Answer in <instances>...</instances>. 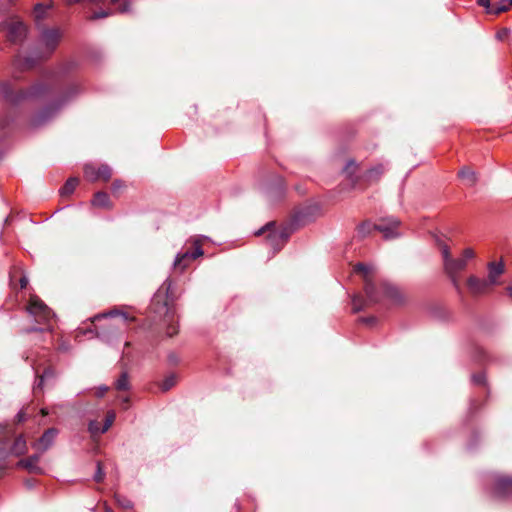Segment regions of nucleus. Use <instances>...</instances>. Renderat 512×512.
Returning a JSON list of instances; mask_svg holds the SVG:
<instances>
[{
	"mask_svg": "<svg viewBox=\"0 0 512 512\" xmlns=\"http://www.w3.org/2000/svg\"><path fill=\"white\" fill-rule=\"evenodd\" d=\"M0 126H1V128H4L5 123H4V122H2V121H0Z\"/></svg>",
	"mask_w": 512,
	"mask_h": 512,
	"instance_id": "57",
	"label": "nucleus"
},
{
	"mask_svg": "<svg viewBox=\"0 0 512 512\" xmlns=\"http://www.w3.org/2000/svg\"><path fill=\"white\" fill-rule=\"evenodd\" d=\"M54 377H55V372L53 369H51V368L45 369V371L39 377L38 381L36 382V384L33 387L34 392L37 393V391H41L43 388L44 381L46 379H50V378H54Z\"/></svg>",
	"mask_w": 512,
	"mask_h": 512,
	"instance_id": "25",
	"label": "nucleus"
},
{
	"mask_svg": "<svg viewBox=\"0 0 512 512\" xmlns=\"http://www.w3.org/2000/svg\"><path fill=\"white\" fill-rule=\"evenodd\" d=\"M458 175L459 178L463 181V183L467 186H473L476 182L475 173L469 168H463Z\"/></svg>",
	"mask_w": 512,
	"mask_h": 512,
	"instance_id": "23",
	"label": "nucleus"
},
{
	"mask_svg": "<svg viewBox=\"0 0 512 512\" xmlns=\"http://www.w3.org/2000/svg\"><path fill=\"white\" fill-rule=\"evenodd\" d=\"M36 63V60L32 59L31 57H27L24 59L23 65L27 68L32 67Z\"/></svg>",
	"mask_w": 512,
	"mask_h": 512,
	"instance_id": "47",
	"label": "nucleus"
},
{
	"mask_svg": "<svg viewBox=\"0 0 512 512\" xmlns=\"http://www.w3.org/2000/svg\"><path fill=\"white\" fill-rule=\"evenodd\" d=\"M58 430L56 428L47 429L39 440L34 444V447L40 451V453L48 450L54 443Z\"/></svg>",
	"mask_w": 512,
	"mask_h": 512,
	"instance_id": "14",
	"label": "nucleus"
},
{
	"mask_svg": "<svg viewBox=\"0 0 512 512\" xmlns=\"http://www.w3.org/2000/svg\"><path fill=\"white\" fill-rule=\"evenodd\" d=\"M78 185V179L77 178H69L64 186L60 189V194L62 196H69L71 195L76 186Z\"/></svg>",
	"mask_w": 512,
	"mask_h": 512,
	"instance_id": "27",
	"label": "nucleus"
},
{
	"mask_svg": "<svg viewBox=\"0 0 512 512\" xmlns=\"http://www.w3.org/2000/svg\"><path fill=\"white\" fill-rule=\"evenodd\" d=\"M41 412H42L43 415L47 414V411L45 409H42Z\"/></svg>",
	"mask_w": 512,
	"mask_h": 512,
	"instance_id": "58",
	"label": "nucleus"
},
{
	"mask_svg": "<svg viewBox=\"0 0 512 512\" xmlns=\"http://www.w3.org/2000/svg\"><path fill=\"white\" fill-rule=\"evenodd\" d=\"M77 92L78 89L76 87L70 88L69 91L60 100L48 104L40 112H38L32 118L31 125L38 127L49 122L73 98V96L77 94Z\"/></svg>",
	"mask_w": 512,
	"mask_h": 512,
	"instance_id": "4",
	"label": "nucleus"
},
{
	"mask_svg": "<svg viewBox=\"0 0 512 512\" xmlns=\"http://www.w3.org/2000/svg\"><path fill=\"white\" fill-rule=\"evenodd\" d=\"M467 289L473 296L486 294L493 286L487 279H481L471 275L467 279Z\"/></svg>",
	"mask_w": 512,
	"mask_h": 512,
	"instance_id": "10",
	"label": "nucleus"
},
{
	"mask_svg": "<svg viewBox=\"0 0 512 512\" xmlns=\"http://www.w3.org/2000/svg\"><path fill=\"white\" fill-rule=\"evenodd\" d=\"M105 512H113L112 509L109 506H105Z\"/></svg>",
	"mask_w": 512,
	"mask_h": 512,
	"instance_id": "54",
	"label": "nucleus"
},
{
	"mask_svg": "<svg viewBox=\"0 0 512 512\" xmlns=\"http://www.w3.org/2000/svg\"><path fill=\"white\" fill-rule=\"evenodd\" d=\"M24 484H25V486H26L28 489H32V488H34V487H35V485H36V480H34V479H27V480H25Z\"/></svg>",
	"mask_w": 512,
	"mask_h": 512,
	"instance_id": "48",
	"label": "nucleus"
},
{
	"mask_svg": "<svg viewBox=\"0 0 512 512\" xmlns=\"http://www.w3.org/2000/svg\"><path fill=\"white\" fill-rule=\"evenodd\" d=\"M203 255V249L200 245L196 243V248L194 252H183L178 253L174 259L173 267L179 268L181 271H183L190 263V261L195 260L196 258Z\"/></svg>",
	"mask_w": 512,
	"mask_h": 512,
	"instance_id": "11",
	"label": "nucleus"
},
{
	"mask_svg": "<svg viewBox=\"0 0 512 512\" xmlns=\"http://www.w3.org/2000/svg\"><path fill=\"white\" fill-rule=\"evenodd\" d=\"M365 293L370 303H377L381 300L375 285L368 280L365 283Z\"/></svg>",
	"mask_w": 512,
	"mask_h": 512,
	"instance_id": "21",
	"label": "nucleus"
},
{
	"mask_svg": "<svg viewBox=\"0 0 512 512\" xmlns=\"http://www.w3.org/2000/svg\"><path fill=\"white\" fill-rule=\"evenodd\" d=\"M433 238L435 240L436 245L441 249L442 257H443V267L446 271L448 269V246L445 243V236L438 235L436 233L433 234Z\"/></svg>",
	"mask_w": 512,
	"mask_h": 512,
	"instance_id": "19",
	"label": "nucleus"
},
{
	"mask_svg": "<svg viewBox=\"0 0 512 512\" xmlns=\"http://www.w3.org/2000/svg\"><path fill=\"white\" fill-rule=\"evenodd\" d=\"M359 321L366 325H373L374 323H376L377 319L373 316H370V317H362L359 319Z\"/></svg>",
	"mask_w": 512,
	"mask_h": 512,
	"instance_id": "42",
	"label": "nucleus"
},
{
	"mask_svg": "<svg viewBox=\"0 0 512 512\" xmlns=\"http://www.w3.org/2000/svg\"><path fill=\"white\" fill-rule=\"evenodd\" d=\"M101 428H102V426L100 425V423L98 421L93 420V421L89 422L88 429L91 434L95 435V434L105 433V431H102Z\"/></svg>",
	"mask_w": 512,
	"mask_h": 512,
	"instance_id": "36",
	"label": "nucleus"
},
{
	"mask_svg": "<svg viewBox=\"0 0 512 512\" xmlns=\"http://www.w3.org/2000/svg\"><path fill=\"white\" fill-rule=\"evenodd\" d=\"M117 11H118L119 13H128V12H130V11H131V4H130V2H127V1H126V2H124L123 4H121V5L118 7Z\"/></svg>",
	"mask_w": 512,
	"mask_h": 512,
	"instance_id": "40",
	"label": "nucleus"
},
{
	"mask_svg": "<svg viewBox=\"0 0 512 512\" xmlns=\"http://www.w3.org/2000/svg\"><path fill=\"white\" fill-rule=\"evenodd\" d=\"M473 257H474V251L471 248H466L463 251V254L460 258H457V259L450 258V274L452 272L463 270L466 267L468 260L472 259ZM450 283H452L456 289H459V285H458L457 281L454 278H452L451 276H450Z\"/></svg>",
	"mask_w": 512,
	"mask_h": 512,
	"instance_id": "9",
	"label": "nucleus"
},
{
	"mask_svg": "<svg viewBox=\"0 0 512 512\" xmlns=\"http://www.w3.org/2000/svg\"><path fill=\"white\" fill-rule=\"evenodd\" d=\"M478 3L485 7L487 9V12L489 13V10L492 8V4L490 0H478Z\"/></svg>",
	"mask_w": 512,
	"mask_h": 512,
	"instance_id": "46",
	"label": "nucleus"
},
{
	"mask_svg": "<svg viewBox=\"0 0 512 512\" xmlns=\"http://www.w3.org/2000/svg\"><path fill=\"white\" fill-rule=\"evenodd\" d=\"M471 379L474 385L486 386L487 384L486 375L484 372L473 374L471 376Z\"/></svg>",
	"mask_w": 512,
	"mask_h": 512,
	"instance_id": "34",
	"label": "nucleus"
},
{
	"mask_svg": "<svg viewBox=\"0 0 512 512\" xmlns=\"http://www.w3.org/2000/svg\"><path fill=\"white\" fill-rule=\"evenodd\" d=\"M509 33H510V30L508 28H503L502 30H500L497 33V38L499 40H503V39H505L508 36Z\"/></svg>",
	"mask_w": 512,
	"mask_h": 512,
	"instance_id": "44",
	"label": "nucleus"
},
{
	"mask_svg": "<svg viewBox=\"0 0 512 512\" xmlns=\"http://www.w3.org/2000/svg\"><path fill=\"white\" fill-rule=\"evenodd\" d=\"M61 33L58 29H45L41 33V43L48 54H51L57 47Z\"/></svg>",
	"mask_w": 512,
	"mask_h": 512,
	"instance_id": "12",
	"label": "nucleus"
},
{
	"mask_svg": "<svg viewBox=\"0 0 512 512\" xmlns=\"http://www.w3.org/2000/svg\"><path fill=\"white\" fill-rule=\"evenodd\" d=\"M506 291H507L508 295L512 298V285L508 286L506 288Z\"/></svg>",
	"mask_w": 512,
	"mask_h": 512,
	"instance_id": "52",
	"label": "nucleus"
},
{
	"mask_svg": "<svg viewBox=\"0 0 512 512\" xmlns=\"http://www.w3.org/2000/svg\"><path fill=\"white\" fill-rule=\"evenodd\" d=\"M358 165L354 160H349L345 167L343 168V172L345 173L346 177L351 180L353 184L357 182L355 176V173L357 171Z\"/></svg>",
	"mask_w": 512,
	"mask_h": 512,
	"instance_id": "24",
	"label": "nucleus"
},
{
	"mask_svg": "<svg viewBox=\"0 0 512 512\" xmlns=\"http://www.w3.org/2000/svg\"><path fill=\"white\" fill-rule=\"evenodd\" d=\"M399 225L400 221L397 218L389 216L382 218L381 222L373 227L374 230L381 232L385 239L389 240L399 236V233L397 232Z\"/></svg>",
	"mask_w": 512,
	"mask_h": 512,
	"instance_id": "7",
	"label": "nucleus"
},
{
	"mask_svg": "<svg viewBox=\"0 0 512 512\" xmlns=\"http://www.w3.org/2000/svg\"><path fill=\"white\" fill-rule=\"evenodd\" d=\"M115 500L117 502V504L123 508V509H131L133 507V503L131 502V500H129L127 497L125 496H122V495H119V494H116L115 495Z\"/></svg>",
	"mask_w": 512,
	"mask_h": 512,
	"instance_id": "32",
	"label": "nucleus"
},
{
	"mask_svg": "<svg viewBox=\"0 0 512 512\" xmlns=\"http://www.w3.org/2000/svg\"><path fill=\"white\" fill-rule=\"evenodd\" d=\"M176 384V376L175 375H169L167 376L162 383L160 384V389L163 392H166L170 390L174 385Z\"/></svg>",
	"mask_w": 512,
	"mask_h": 512,
	"instance_id": "31",
	"label": "nucleus"
},
{
	"mask_svg": "<svg viewBox=\"0 0 512 512\" xmlns=\"http://www.w3.org/2000/svg\"><path fill=\"white\" fill-rule=\"evenodd\" d=\"M480 353H481V359H485V358H486V353H485V351L480 350Z\"/></svg>",
	"mask_w": 512,
	"mask_h": 512,
	"instance_id": "53",
	"label": "nucleus"
},
{
	"mask_svg": "<svg viewBox=\"0 0 512 512\" xmlns=\"http://www.w3.org/2000/svg\"><path fill=\"white\" fill-rule=\"evenodd\" d=\"M27 310L29 315L34 319V321L38 324L43 325V327L27 328L25 329L26 333L36 331H51L50 321L54 317V313L40 298L36 296L31 297Z\"/></svg>",
	"mask_w": 512,
	"mask_h": 512,
	"instance_id": "2",
	"label": "nucleus"
},
{
	"mask_svg": "<svg viewBox=\"0 0 512 512\" xmlns=\"http://www.w3.org/2000/svg\"><path fill=\"white\" fill-rule=\"evenodd\" d=\"M107 390L108 388L106 386L100 387L97 392L98 397H103Z\"/></svg>",
	"mask_w": 512,
	"mask_h": 512,
	"instance_id": "49",
	"label": "nucleus"
},
{
	"mask_svg": "<svg viewBox=\"0 0 512 512\" xmlns=\"http://www.w3.org/2000/svg\"><path fill=\"white\" fill-rule=\"evenodd\" d=\"M112 187H113L114 190L120 188L121 187V182L118 181V180L114 181L113 184H112Z\"/></svg>",
	"mask_w": 512,
	"mask_h": 512,
	"instance_id": "51",
	"label": "nucleus"
},
{
	"mask_svg": "<svg viewBox=\"0 0 512 512\" xmlns=\"http://www.w3.org/2000/svg\"><path fill=\"white\" fill-rule=\"evenodd\" d=\"M92 204L97 207L101 208H108L110 206V199L109 195L105 192H97L94 195V198L92 200Z\"/></svg>",
	"mask_w": 512,
	"mask_h": 512,
	"instance_id": "22",
	"label": "nucleus"
},
{
	"mask_svg": "<svg viewBox=\"0 0 512 512\" xmlns=\"http://www.w3.org/2000/svg\"><path fill=\"white\" fill-rule=\"evenodd\" d=\"M511 5L512 0H500L499 2L492 4V8L489 10V13L500 14L507 11Z\"/></svg>",
	"mask_w": 512,
	"mask_h": 512,
	"instance_id": "26",
	"label": "nucleus"
},
{
	"mask_svg": "<svg viewBox=\"0 0 512 512\" xmlns=\"http://www.w3.org/2000/svg\"><path fill=\"white\" fill-rule=\"evenodd\" d=\"M40 454H33L26 459L18 461L17 466L27 469L30 473L43 474L44 470L38 466Z\"/></svg>",
	"mask_w": 512,
	"mask_h": 512,
	"instance_id": "15",
	"label": "nucleus"
},
{
	"mask_svg": "<svg viewBox=\"0 0 512 512\" xmlns=\"http://www.w3.org/2000/svg\"><path fill=\"white\" fill-rule=\"evenodd\" d=\"M111 13L109 11H105V10H100V11H97L95 12L93 15H92V19H101V18H105L107 16H109Z\"/></svg>",
	"mask_w": 512,
	"mask_h": 512,
	"instance_id": "41",
	"label": "nucleus"
},
{
	"mask_svg": "<svg viewBox=\"0 0 512 512\" xmlns=\"http://www.w3.org/2000/svg\"><path fill=\"white\" fill-rule=\"evenodd\" d=\"M493 496L498 499H505L512 495V477L496 475L492 490Z\"/></svg>",
	"mask_w": 512,
	"mask_h": 512,
	"instance_id": "6",
	"label": "nucleus"
},
{
	"mask_svg": "<svg viewBox=\"0 0 512 512\" xmlns=\"http://www.w3.org/2000/svg\"><path fill=\"white\" fill-rule=\"evenodd\" d=\"M373 226H376V224H372L369 221L363 222L358 226V234L362 238L368 236L374 230Z\"/></svg>",
	"mask_w": 512,
	"mask_h": 512,
	"instance_id": "29",
	"label": "nucleus"
},
{
	"mask_svg": "<svg viewBox=\"0 0 512 512\" xmlns=\"http://www.w3.org/2000/svg\"><path fill=\"white\" fill-rule=\"evenodd\" d=\"M85 176L92 181L103 179L109 180L112 175V170L108 165H101L98 169H95L91 165H86L84 168Z\"/></svg>",
	"mask_w": 512,
	"mask_h": 512,
	"instance_id": "13",
	"label": "nucleus"
},
{
	"mask_svg": "<svg viewBox=\"0 0 512 512\" xmlns=\"http://www.w3.org/2000/svg\"><path fill=\"white\" fill-rule=\"evenodd\" d=\"M171 285V280L167 278L160 287V289L157 291V293L154 295L152 300L153 306H156L160 304L162 298H165L163 303L158 308L155 307V311L157 313L164 312V324L166 325V334L169 337L174 336L178 332L174 320V311L170 309L167 304V298L169 297Z\"/></svg>",
	"mask_w": 512,
	"mask_h": 512,
	"instance_id": "1",
	"label": "nucleus"
},
{
	"mask_svg": "<svg viewBox=\"0 0 512 512\" xmlns=\"http://www.w3.org/2000/svg\"><path fill=\"white\" fill-rule=\"evenodd\" d=\"M381 290L384 297L395 302L401 301V293L397 287L385 282L382 284Z\"/></svg>",
	"mask_w": 512,
	"mask_h": 512,
	"instance_id": "17",
	"label": "nucleus"
},
{
	"mask_svg": "<svg viewBox=\"0 0 512 512\" xmlns=\"http://www.w3.org/2000/svg\"><path fill=\"white\" fill-rule=\"evenodd\" d=\"M352 305L353 312L358 313L364 309V307L366 306V301L361 296L354 295L352 298Z\"/></svg>",
	"mask_w": 512,
	"mask_h": 512,
	"instance_id": "30",
	"label": "nucleus"
},
{
	"mask_svg": "<svg viewBox=\"0 0 512 512\" xmlns=\"http://www.w3.org/2000/svg\"><path fill=\"white\" fill-rule=\"evenodd\" d=\"M384 171H385L384 165L378 164V165L370 168L369 170H367L363 177H364L365 181H367L368 183L376 182L383 175Z\"/></svg>",
	"mask_w": 512,
	"mask_h": 512,
	"instance_id": "18",
	"label": "nucleus"
},
{
	"mask_svg": "<svg viewBox=\"0 0 512 512\" xmlns=\"http://www.w3.org/2000/svg\"><path fill=\"white\" fill-rule=\"evenodd\" d=\"M117 315H121L123 317V322L126 323V321L128 320V315L124 312H120L118 310H111L107 313H103V314H100V315H97L95 316V319H99V318H105V317H114V316H117Z\"/></svg>",
	"mask_w": 512,
	"mask_h": 512,
	"instance_id": "33",
	"label": "nucleus"
},
{
	"mask_svg": "<svg viewBox=\"0 0 512 512\" xmlns=\"http://www.w3.org/2000/svg\"><path fill=\"white\" fill-rule=\"evenodd\" d=\"M46 7H44L42 4L38 3L35 6V12L37 14V17H41L45 12Z\"/></svg>",
	"mask_w": 512,
	"mask_h": 512,
	"instance_id": "45",
	"label": "nucleus"
},
{
	"mask_svg": "<svg viewBox=\"0 0 512 512\" xmlns=\"http://www.w3.org/2000/svg\"><path fill=\"white\" fill-rule=\"evenodd\" d=\"M123 402L124 403H128L129 402V398L128 397L123 398Z\"/></svg>",
	"mask_w": 512,
	"mask_h": 512,
	"instance_id": "55",
	"label": "nucleus"
},
{
	"mask_svg": "<svg viewBox=\"0 0 512 512\" xmlns=\"http://www.w3.org/2000/svg\"><path fill=\"white\" fill-rule=\"evenodd\" d=\"M504 272V265L502 262H490L488 264V278L487 280L494 286L498 283V277Z\"/></svg>",
	"mask_w": 512,
	"mask_h": 512,
	"instance_id": "16",
	"label": "nucleus"
},
{
	"mask_svg": "<svg viewBox=\"0 0 512 512\" xmlns=\"http://www.w3.org/2000/svg\"><path fill=\"white\" fill-rule=\"evenodd\" d=\"M8 457V453L5 449L0 448V476L6 469V459Z\"/></svg>",
	"mask_w": 512,
	"mask_h": 512,
	"instance_id": "38",
	"label": "nucleus"
},
{
	"mask_svg": "<svg viewBox=\"0 0 512 512\" xmlns=\"http://www.w3.org/2000/svg\"><path fill=\"white\" fill-rule=\"evenodd\" d=\"M104 477H105V473L103 471L101 462L98 461L97 464H96V472H95V474L93 476V479L96 482H102L104 480Z\"/></svg>",
	"mask_w": 512,
	"mask_h": 512,
	"instance_id": "37",
	"label": "nucleus"
},
{
	"mask_svg": "<svg viewBox=\"0 0 512 512\" xmlns=\"http://www.w3.org/2000/svg\"><path fill=\"white\" fill-rule=\"evenodd\" d=\"M371 270H372L371 266H368V265L363 264V263H358L355 266V271L361 272L365 276H367L371 272Z\"/></svg>",
	"mask_w": 512,
	"mask_h": 512,
	"instance_id": "39",
	"label": "nucleus"
},
{
	"mask_svg": "<svg viewBox=\"0 0 512 512\" xmlns=\"http://www.w3.org/2000/svg\"><path fill=\"white\" fill-rule=\"evenodd\" d=\"M48 87L44 84H36L28 89L13 92L8 82L1 84V94L3 98L13 105H18L25 100L38 99L45 96Z\"/></svg>",
	"mask_w": 512,
	"mask_h": 512,
	"instance_id": "3",
	"label": "nucleus"
},
{
	"mask_svg": "<svg viewBox=\"0 0 512 512\" xmlns=\"http://www.w3.org/2000/svg\"><path fill=\"white\" fill-rule=\"evenodd\" d=\"M25 420H26V413H25V411H24V410H20V411L16 414V416H15V421H16L17 423H22V422H23V421H25Z\"/></svg>",
	"mask_w": 512,
	"mask_h": 512,
	"instance_id": "43",
	"label": "nucleus"
},
{
	"mask_svg": "<svg viewBox=\"0 0 512 512\" xmlns=\"http://www.w3.org/2000/svg\"><path fill=\"white\" fill-rule=\"evenodd\" d=\"M115 413L113 411H110L107 413L104 424L102 425L101 430L102 431H108V429L112 426L114 420H115Z\"/></svg>",
	"mask_w": 512,
	"mask_h": 512,
	"instance_id": "35",
	"label": "nucleus"
},
{
	"mask_svg": "<svg viewBox=\"0 0 512 512\" xmlns=\"http://www.w3.org/2000/svg\"><path fill=\"white\" fill-rule=\"evenodd\" d=\"M119 0H110L112 4H116Z\"/></svg>",
	"mask_w": 512,
	"mask_h": 512,
	"instance_id": "56",
	"label": "nucleus"
},
{
	"mask_svg": "<svg viewBox=\"0 0 512 512\" xmlns=\"http://www.w3.org/2000/svg\"><path fill=\"white\" fill-rule=\"evenodd\" d=\"M272 225V223H268L265 227L257 231L256 235L262 234L265 229H270ZM291 233L292 230L290 227L269 230V233L267 235V243L273 249L274 253L282 249V247L285 245V243L291 236Z\"/></svg>",
	"mask_w": 512,
	"mask_h": 512,
	"instance_id": "5",
	"label": "nucleus"
},
{
	"mask_svg": "<svg viewBox=\"0 0 512 512\" xmlns=\"http://www.w3.org/2000/svg\"><path fill=\"white\" fill-rule=\"evenodd\" d=\"M2 29L7 30V37L13 43H19L26 37L27 28L22 22H5L0 25Z\"/></svg>",
	"mask_w": 512,
	"mask_h": 512,
	"instance_id": "8",
	"label": "nucleus"
},
{
	"mask_svg": "<svg viewBox=\"0 0 512 512\" xmlns=\"http://www.w3.org/2000/svg\"><path fill=\"white\" fill-rule=\"evenodd\" d=\"M117 390L126 391L130 388L129 376L127 372H122L119 378L115 382Z\"/></svg>",
	"mask_w": 512,
	"mask_h": 512,
	"instance_id": "28",
	"label": "nucleus"
},
{
	"mask_svg": "<svg viewBox=\"0 0 512 512\" xmlns=\"http://www.w3.org/2000/svg\"><path fill=\"white\" fill-rule=\"evenodd\" d=\"M27 450V444H26V440L24 439L23 436H19L15 439L11 449L8 453L9 454H12V455H15V456H20L22 454H24Z\"/></svg>",
	"mask_w": 512,
	"mask_h": 512,
	"instance_id": "20",
	"label": "nucleus"
},
{
	"mask_svg": "<svg viewBox=\"0 0 512 512\" xmlns=\"http://www.w3.org/2000/svg\"><path fill=\"white\" fill-rule=\"evenodd\" d=\"M27 284H28V279L26 277H22L20 279V286H21V288H25L27 286Z\"/></svg>",
	"mask_w": 512,
	"mask_h": 512,
	"instance_id": "50",
	"label": "nucleus"
}]
</instances>
